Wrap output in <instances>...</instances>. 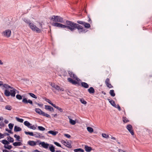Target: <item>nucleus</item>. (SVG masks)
Masks as SVG:
<instances>
[{"label": "nucleus", "instance_id": "052dcab7", "mask_svg": "<svg viewBox=\"0 0 152 152\" xmlns=\"http://www.w3.org/2000/svg\"><path fill=\"white\" fill-rule=\"evenodd\" d=\"M118 151L119 152H126L125 151H124L123 150L121 149H118Z\"/></svg>", "mask_w": 152, "mask_h": 152}, {"label": "nucleus", "instance_id": "c85d7f7f", "mask_svg": "<svg viewBox=\"0 0 152 152\" xmlns=\"http://www.w3.org/2000/svg\"><path fill=\"white\" fill-rule=\"evenodd\" d=\"M53 107L57 109L60 112H63V110L62 108L56 106L55 104Z\"/></svg>", "mask_w": 152, "mask_h": 152}, {"label": "nucleus", "instance_id": "6e6552de", "mask_svg": "<svg viewBox=\"0 0 152 152\" xmlns=\"http://www.w3.org/2000/svg\"><path fill=\"white\" fill-rule=\"evenodd\" d=\"M22 102L25 104L29 103L31 105H33V102L31 100L29 99L28 100L25 97L23 99Z\"/></svg>", "mask_w": 152, "mask_h": 152}, {"label": "nucleus", "instance_id": "423d86ee", "mask_svg": "<svg viewBox=\"0 0 152 152\" xmlns=\"http://www.w3.org/2000/svg\"><path fill=\"white\" fill-rule=\"evenodd\" d=\"M50 85L52 87L57 90L61 91H64L63 88L60 87L59 86L54 83H51Z\"/></svg>", "mask_w": 152, "mask_h": 152}, {"label": "nucleus", "instance_id": "ea45409f", "mask_svg": "<svg viewBox=\"0 0 152 152\" xmlns=\"http://www.w3.org/2000/svg\"><path fill=\"white\" fill-rule=\"evenodd\" d=\"M67 143L66 144L65 146L69 148H71L72 147L71 143L70 142H67Z\"/></svg>", "mask_w": 152, "mask_h": 152}, {"label": "nucleus", "instance_id": "2f4dec72", "mask_svg": "<svg viewBox=\"0 0 152 152\" xmlns=\"http://www.w3.org/2000/svg\"><path fill=\"white\" fill-rule=\"evenodd\" d=\"M1 142L4 145H8L9 144V141L5 139L3 140L2 141H1Z\"/></svg>", "mask_w": 152, "mask_h": 152}, {"label": "nucleus", "instance_id": "e433bc0d", "mask_svg": "<svg viewBox=\"0 0 152 152\" xmlns=\"http://www.w3.org/2000/svg\"><path fill=\"white\" fill-rule=\"evenodd\" d=\"M24 133L26 134L27 135L28 134L30 136H34V134L32 132H29L25 131Z\"/></svg>", "mask_w": 152, "mask_h": 152}, {"label": "nucleus", "instance_id": "b1692460", "mask_svg": "<svg viewBox=\"0 0 152 152\" xmlns=\"http://www.w3.org/2000/svg\"><path fill=\"white\" fill-rule=\"evenodd\" d=\"M68 118L69 120V123L71 124L72 125H74L75 124L76 122L75 120H72L69 116H68Z\"/></svg>", "mask_w": 152, "mask_h": 152}, {"label": "nucleus", "instance_id": "4c0bfd02", "mask_svg": "<svg viewBox=\"0 0 152 152\" xmlns=\"http://www.w3.org/2000/svg\"><path fill=\"white\" fill-rule=\"evenodd\" d=\"M87 129L88 132L90 133H92L94 131L93 129L90 127H87Z\"/></svg>", "mask_w": 152, "mask_h": 152}, {"label": "nucleus", "instance_id": "e2e57ef3", "mask_svg": "<svg viewBox=\"0 0 152 152\" xmlns=\"http://www.w3.org/2000/svg\"><path fill=\"white\" fill-rule=\"evenodd\" d=\"M37 105L39 107H42V106H43V104H39V103H38V104H37Z\"/></svg>", "mask_w": 152, "mask_h": 152}, {"label": "nucleus", "instance_id": "8fccbe9b", "mask_svg": "<svg viewBox=\"0 0 152 152\" xmlns=\"http://www.w3.org/2000/svg\"><path fill=\"white\" fill-rule=\"evenodd\" d=\"M85 22H84V21H81V20H78L77 21V23H78L81 24V25H83H83Z\"/></svg>", "mask_w": 152, "mask_h": 152}, {"label": "nucleus", "instance_id": "20e7f679", "mask_svg": "<svg viewBox=\"0 0 152 152\" xmlns=\"http://www.w3.org/2000/svg\"><path fill=\"white\" fill-rule=\"evenodd\" d=\"M51 19L55 22L63 23L64 22L63 18L59 16H53Z\"/></svg>", "mask_w": 152, "mask_h": 152}, {"label": "nucleus", "instance_id": "2eb2a0df", "mask_svg": "<svg viewBox=\"0 0 152 152\" xmlns=\"http://www.w3.org/2000/svg\"><path fill=\"white\" fill-rule=\"evenodd\" d=\"M67 80L68 82L73 84L76 85L78 83L77 81L73 80L71 78H68Z\"/></svg>", "mask_w": 152, "mask_h": 152}, {"label": "nucleus", "instance_id": "a19ab883", "mask_svg": "<svg viewBox=\"0 0 152 152\" xmlns=\"http://www.w3.org/2000/svg\"><path fill=\"white\" fill-rule=\"evenodd\" d=\"M16 120L18 122L20 123H23V120L22 118H20L17 117L16 118Z\"/></svg>", "mask_w": 152, "mask_h": 152}, {"label": "nucleus", "instance_id": "a211bd4d", "mask_svg": "<svg viewBox=\"0 0 152 152\" xmlns=\"http://www.w3.org/2000/svg\"><path fill=\"white\" fill-rule=\"evenodd\" d=\"M88 91L89 93L90 94H93L95 92V90L94 88L92 87H90L89 89H88Z\"/></svg>", "mask_w": 152, "mask_h": 152}, {"label": "nucleus", "instance_id": "79ce46f5", "mask_svg": "<svg viewBox=\"0 0 152 152\" xmlns=\"http://www.w3.org/2000/svg\"><path fill=\"white\" fill-rule=\"evenodd\" d=\"M29 94L31 97L37 99V97L33 93H29Z\"/></svg>", "mask_w": 152, "mask_h": 152}, {"label": "nucleus", "instance_id": "39448f33", "mask_svg": "<svg viewBox=\"0 0 152 152\" xmlns=\"http://www.w3.org/2000/svg\"><path fill=\"white\" fill-rule=\"evenodd\" d=\"M107 100L113 106L118 109L119 111L121 110V108L119 105L118 104L116 105L115 102L113 100L110 99H107Z\"/></svg>", "mask_w": 152, "mask_h": 152}, {"label": "nucleus", "instance_id": "f8f14e48", "mask_svg": "<svg viewBox=\"0 0 152 152\" xmlns=\"http://www.w3.org/2000/svg\"><path fill=\"white\" fill-rule=\"evenodd\" d=\"M105 83L107 86L110 88H112L113 87L111 84L110 83V79L108 78L106 79L105 81Z\"/></svg>", "mask_w": 152, "mask_h": 152}, {"label": "nucleus", "instance_id": "f03ea898", "mask_svg": "<svg viewBox=\"0 0 152 152\" xmlns=\"http://www.w3.org/2000/svg\"><path fill=\"white\" fill-rule=\"evenodd\" d=\"M24 21L26 23L29 24L30 27L32 31H36L37 33H40L41 32V30L37 27L33 23H31L30 21L29 20L25 18L24 19Z\"/></svg>", "mask_w": 152, "mask_h": 152}, {"label": "nucleus", "instance_id": "4d7b16f0", "mask_svg": "<svg viewBox=\"0 0 152 152\" xmlns=\"http://www.w3.org/2000/svg\"><path fill=\"white\" fill-rule=\"evenodd\" d=\"M88 22L89 23H91L92 22V21L91 20V19L89 16V15H88Z\"/></svg>", "mask_w": 152, "mask_h": 152}, {"label": "nucleus", "instance_id": "680f3d73", "mask_svg": "<svg viewBox=\"0 0 152 152\" xmlns=\"http://www.w3.org/2000/svg\"><path fill=\"white\" fill-rule=\"evenodd\" d=\"M4 137V135L3 134H2L1 133H0V139L1 138H3Z\"/></svg>", "mask_w": 152, "mask_h": 152}, {"label": "nucleus", "instance_id": "864d4df0", "mask_svg": "<svg viewBox=\"0 0 152 152\" xmlns=\"http://www.w3.org/2000/svg\"><path fill=\"white\" fill-rule=\"evenodd\" d=\"M29 128L34 130L36 129V127L34 126V125H31L30 126Z\"/></svg>", "mask_w": 152, "mask_h": 152}, {"label": "nucleus", "instance_id": "49530a36", "mask_svg": "<svg viewBox=\"0 0 152 152\" xmlns=\"http://www.w3.org/2000/svg\"><path fill=\"white\" fill-rule=\"evenodd\" d=\"M38 128L40 131H43L45 130V128L42 126H38Z\"/></svg>", "mask_w": 152, "mask_h": 152}, {"label": "nucleus", "instance_id": "412c9836", "mask_svg": "<svg viewBox=\"0 0 152 152\" xmlns=\"http://www.w3.org/2000/svg\"><path fill=\"white\" fill-rule=\"evenodd\" d=\"M84 27L87 29H88L91 27V25L89 23L85 22L83 25Z\"/></svg>", "mask_w": 152, "mask_h": 152}, {"label": "nucleus", "instance_id": "f3484780", "mask_svg": "<svg viewBox=\"0 0 152 152\" xmlns=\"http://www.w3.org/2000/svg\"><path fill=\"white\" fill-rule=\"evenodd\" d=\"M35 111L40 115H42L43 111L39 108H36L34 110Z\"/></svg>", "mask_w": 152, "mask_h": 152}, {"label": "nucleus", "instance_id": "72a5a7b5", "mask_svg": "<svg viewBox=\"0 0 152 152\" xmlns=\"http://www.w3.org/2000/svg\"><path fill=\"white\" fill-rule=\"evenodd\" d=\"M74 151L75 152H77L78 151H80V152H84V150L81 148H78L74 150Z\"/></svg>", "mask_w": 152, "mask_h": 152}, {"label": "nucleus", "instance_id": "dca6fc26", "mask_svg": "<svg viewBox=\"0 0 152 152\" xmlns=\"http://www.w3.org/2000/svg\"><path fill=\"white\" fill-rule=\"evenodd\" d=\"M84 149L87 152H90L92 150V148L91 147L87 145H85Z\"/></svg>", "mask_w": 152, "mask_h": 152}, {"label": "nucleus", "instance_id": "9b49d317", "mask_svg": "<svg viewBox=\"0 0 152 152\" xmlns=\"http://www.w3.org/2000/svg\"><path fill=\"white\" fill-rule=\"evenodd\" d=\"M126 128L131 134L132 135H134V132L132 129V125L129 124L127 126Z\"/></svg>", "mask_w": 152, "mask_h": 152}, {"label": "nucleus", "instance_id": "774afa93", "mask_svg": "<svg viewBox=\"0 0 152 152\" xmlns=\"http://www.w3.org/2000/svg\"><path fill=\"white\" fill-rule=\"evenodd\" d=\"M3 120V118L2 117H0V121Z\"/></svg>", "mask_w": 152, "mask_h": 152}, {"label": "nucleus", "instance_id": "4be33fe9", "mask_svg": "<svg viewBox=\"0 0 152 152\" xmlns=\"http://www.w3.org/2000/svg\"><path fill=\"white\" fill-rule=\"evenodd\" d=\"M28 143L29 145L32 146H35L36 145V142L33 141H29Z\"/></svg>", "mask_w": 152, "mask_h": 152}, {"label": "nucleus", "instance_id": "0eeeda50", "mask_svg": "<svg viewBox=\"0 0 152 152\" xmlns=\"http://www.w3.org/2000/svg\"><path fill=\"white\" fill-rule=\"evenodd\" d=\"M11 34V30L8 29L4 31L2 33L3 35L5 37H10Z\"/></svg>", "mask_w": 152, "mask_h": 152}, {"label": "nucleus", "instance_id": "3c124183", "mask_svg": "<svg viewBox=\"0 0 152 152\" xmlns=\"http://www.w3.org/2000/svg\"><path fill=\"white\" fill-rule=\"evenodd\" d=\"M80 101L82 104H86L87 103L83 99H80Z\"/></svg>", "mask_w": 152, "mask_h": 152}, {"label": "nucleus", "instance_id": "cd10ccee", "mask_svg": "<svg viewBox=\"0 0 152 152\" xmlns=\"http://www.w3.org/2000/svg\"><path fill=\"white\" fill-rule=\"evenodd\" d=\"M24 124L28 128H29L30 126L31 125V124L27 121H24Z\"/></svg>", "mask_w": 152, "mask_h": 152}, {"label": "nucleus", "instance_id": "473e14b6", "mask_svg": "<svg viewBox=\"0 0 152 152\" xmlns=\"http://www.w3.org/2000/svg\"><path fill=\"white\" fill-rule=\"evenodd\" d=\"M5 109L8 110H11L12 109V107L10 105H7L5 107Z\"/></svg>", "mask_w": 152, "mask_h": 152}, {"label": "nucleus", "instance_id": "ddd939ff", "mask_svg": "<svg viewBox=\"0 0 152 152\" xmlns=\"http://www.w3.org/2000/svg\"><path fill=\"white\" fill-rule=\"evenodd\" d=\"M39 144L41 145L42 147L45 148H48L49 144L48 143H45L44 142H41L39 143Z\"/></svg>", "mask_w": 152, "mask_h": 152}, {"label": "nucleus", "instance_id": "9d476101", "mask_svg": "<svg viewBox=\"0 0 152 152\" xmlns=\"http://www.w3.org/2000/svg\"><path fill=\"white\" fill-rule=\"evenodd\" d=\"M68 72L69 76L71 77L72 78L78 81L79 80H80L77 77V76L75 74H74L73 72L70 71H69Z\"/></svg>", "mask_w": 152, "mask_h": 152}, {"label": "nucleus", "instance_id": "c756f323", "mask_svg": "<svg viewBox=\"0 0 152 152\" xmlns=\"http://www.w3.org/2000/svg\"><path fill=\"white\" fill-rule=\"evenodd\" d=\"M36 137L40 138L41 137L40 134L38 132H35L34 134V136Z\"/></svg>", "mask_w": 152, "mask_h": 152}, {"label": "nucleus", "instance_id": "1a4fd4ad", "mask_svg": "<svg viewBox=\"0 0 152 152\" xmlns=\"http://www.w3.org/2000/svg\"><path fill=\"white\" fill-rule=\"evenodd\" d=\"M53 26L58 27L59 28H64V25L58 22L53 23L52 24Z\"/></svg>", "mask_w": 152, "mask_h": 152}, {"label": "nucleus", "instance_id": "5fc2aeb1", "mask_svg": "<svg viewBox=\"0 0 152 152\" xmlns=\"http://www.w3.org/2000/svg\"><path fill=\"white\" fill-rule=\"evenodd\" d=\"M54 143L56 146H57L58 147H61V145L58 142H54Z\"/></svg>", "mask_w": 152, "mask_h": 152}, {"label": "nucleus", "instance_id": "f257e3e1", "mask_svg": "<svg viewBox=\"0 0 152 152\" xmlns=\"http://www.w3.org/2000/svg\"><path fill=\"white\" fill-rule=\"evenodd\" d=\"M65 28L71 31H73L77 29L78 33L80 34L85 33L88 31L79 24L68 20H66V25H64V28Z\"/></svg>", "mask_w": 152, "mask_h": 152}, {"label": "nucleus", "instance_id": "37998d69", "mask_svg": "<svg viewBox=\"0 0 152 152\" xmlns=\"http://www.w3.org/2000/svg\"><path fill=\"white\" fill-rule=\"evenodd\" d=\"M14 137L16 138V140L18 141H20V136L18 135H17L16 134L14 135Z\"/></svg>", "mask_w": 152, "mask_h": 152}, {"label": "nucleus", "instance_id": "09e8293b", "mask_svg": "<svg viewBox=\"0 0 152 152\" xmlns=\"http://www.w3.org/2000/svg\"><path fill=\"white\" fill-rule=\"evenodd\" d=\"M102 137H103L106 138H108L109 137V136L108 135L106 134L105 133H103L102 134Z\"/></svg>", "mask_w": 152, "mask_h": 152}, {"label": "nucleus", "instance_id": "58836bf2", "mask_svg": "<svg viewBox=\"0 0 152 152\" xmlns=\"http://www.w3.org/2000/svg\"><path fill=\"white\" fill-rule=\"evenodd\" d=\"M7 140L11 142H12L14 141L13 139L10 136H9L8 137Z\"/></svg>", "mask_w": 152, "mask_h": 152}, {"label": "nucleus", "instance_id": "a18cd8bd", "mask_svg": "<svg viewBox=\"0 0 152 152\" xmlns=\"http://www.w3.org/2000/svg\"><path fill=\"white\" fill-rule=\"evenodd\" d=\"M123 121L125 123H127L129 121V120H128L126 117H123Z\"/></svg>", "mask_w": 152, "mask_h": 152}, {"label": "nucleus", "instance_id": "f704fd0d", "mask_svg": "<svg viewBox=\"0 0 152 152\" xmlns=\"http://www.w3.org/2000/svg\"><path fill=\"white\" fill-rule=\"evenodd\" d=\"M109 93L110 95L114 97L115 96V94L113 90H110Z\"/></svg>", "mask_w": 152, "mask_h": 152}, {"label": "nucleus", "instance_id": "aec40b11", "mask_svg": "<svg viewBox=\"0 0 152 152\" xmlns=\"http://www.w3.org/2000/svg\"><path fill=\"white\" fill-rule=\"evenodd\" d=\"M21 130V129L20 127H18L17 126H15L14 127V131L15 132L20 131Z\"/></svg>", "mask_w": 152, "mask_h": 152}, {"label": "nucleus", "instance_id": "7ed1b4c3", "mask_svg": "<svg viewBox=\"0 0 152 152\" xmlns=\"http://www.w3.org/2000/svg\"><path fill=\"white\" fill-rule=\"evenodd\" d=\"M11 90L10 92L7 89L5 90L4 91V94L7 96H9L11 95L12 96L15 97V91L16 90L15 88L12 89Z\"/></svg>", "mask_w": 152, "mask_h": 152}, {"label": "nucleus", "instance_id": "c9c22d12", "mask_svg": "<svg viewBox=\"0 0 152 152\" xmlns=\"http://www.w3.org/2000/svg\"><path fill=\"white\" fill-rule=\"evenodd\" d=\"M42 115L46 117H47V118H51L50 115L49 114H48L47 113H46L44 112Z\"/></svg>", "mask_w": 152, "mask_h": 152}, {"label": "nucleus", "instance_id": "5701e85b", "mask_svg": "<svg viewBox=\"0 0 152 152\" xmlns=\"http://www.w3.org/2000/svg\"><path fill=\"white\" fill-rule=\"evenodd\" d=\"M4 87V88L7 89H8L9 88H11V89H13V88L12 87L8 84H3V85H2Z\"/></svg>", "mask_w": 152, "mask_h": 152}, {"label": "nucleus", "instance_id": "338daca9", "mask_svg": "<svg viewBox=\"0 0 152 152\" xmlns=\"http://www.w3.org/2000/svg\"><path fill=\"white\" fill-rule=\"evenodd\" d=\"M111 139L114 140H116V138L115 137H112Z\"/></svg>", "mask_w": 152, "mask_h": 152}, {"label": "nucleus", "instance_id": "393cba45", "mask_svg": "<svg viewBox=\"0 0 152 152\" xmlns=\"http://www.w3.org/2000/svg\"><path fill=\"white\" fill-rule=\"evenodd\" d=\"M43 99H45V100L47 102H48L53 107L55 105V104H53V103H52L51 101L49 99H47L45 97Z\"/></svg>", "mask_w": 152, "mask_h": 152}, {"label": "nucleus", "instance_id": "13d9d810", "mask_svg": "<svg viewBox=\"0 0 152 152\" xmlns=\"http://www.w3.org/2000/svg\"><path fill=\"white\" fill-rule=\"evenodd\" d=\"M5 130L6 131H7L9 133H10V134H13V132H12L11 130H9L7 128L6 129H5Z\"/></svg>", "mask_w": 152, "mask_h": 152}, {"label": "nucleus", "instance_id": "603ef678", "mask_svg": "<svg viewBox=\"0 0 152 152\" xmlns=\"http://www.w3.org/2000/svg\"><path fill=\"white\" fill-rule=\"evenodd\" d=\"M4 147L5 148L10 149L12 148V146L11 145H8L7 146L6 145L4 146Z\"/></svg>", "mask_w": 152, "mask_h": 152}, {"label": "nucleus", "instance_id": "a878e982", "mask_svg": "<svg viewBox=\"0 0 152 152\" xmlns=\"http://www.w3.org/2000/svg\"><path fill=\"white\" fill-rule=\"evenodd\" d=\"M48 133L51 134L54 136H55L58 133V132L54 131L52 130L49 131L48 132Z\"/></svg>", "mask_w": 152, "mask_h": 152}, {"label": "nucleus", "instance_id": "69168bd1", "mask_svg": "<svg viewBox=\"0 0 152 152\" xmlns=\"http://www.w3.org/2000/svg\"><path fill=\"white\" fill-rule=\"evenodd\" d=\"M3 82L1 81H0V86H2L3 85Z\"/></svg>", "mask_w": 152, "mask_h": 152}, {"label": "nucleus", "instance_id": "6ab92c4d", "mask_svg": "<svg viewBox=\"0 0 152 152\" xmlns=\"http://www.w3.org/2000/svg\"><path fill=\"white\" fill-rule=\"evenodd\" d=\"M81 86L82 87L86 88H88L89 86L87 83L84 82H82L81 83Z\"/></svg>", "mask_w": 152, "mask_h": 152}, {"label": "nucleus", "instance_id": "0e129e2a", "mask_svg": "<svg viewBox=\"0 0 152 152\" xmlns=\"http://www.w3.org/2000/svg\"><path fill=\"white\" fill-rule=\"evenodd\" d=\"M5 123L6 124H7L9 122V121L8 120H4V121Z\"/></svg>", "mask_w": 152, "mask_h": 152}, {"label": "nucleus", "instance_id": "6e6d98bb", "mask_svg": "<svg viewBox=\"0 0 152 152\" xmlns=\"http://www.w3.org/2000/svg\"><path fill=\"white\" fill-rule=\"evenodd\" d=\"M64 135L66 137L69 138L71 137V136L70 135L68 134H64Z\"/></svg>", "mask_w": 152, "mask_h": 152}, {"label": "nucleus", "instance_id": "7c9ffc66", "mask_svg": "<svg viewBox=\"0 0 152 152\" xmlns=\"http://www.w3.org/2000/svg\"><path fill=\"white\" fill-rule=\"evenodd\" d=\"M49 149L51 152H55V148L53 145H51V146L49 147Z\"/></svg>", "mask_w": 152, "mask_h": 152}, {"label": "nucleus", "instance_id": "bb28decb", "mask_svg": "<svg viewBox=\"0 0 152 152\" xmlns=\"http://www.w3.org/2000/svg\"><path fill=\"white\" fill-rule=\"evenodd\" d=\"M22 144L20 142H15L13 143V145L15 146H20Z\"/></svg>", "mask_w": 152, "mask_h": 152}, {"label": "nucleus", "instance_id": "de8ad7c7", "mask_svg": "<svg viewBox=\"0 0 152 152\" xmlns=\"http://www.w3.org/2000/svg\"><path fill=\"white\" fill-rule=\"evenodd\" d=\"M16 98L19 100H21L22 99V96L19 94H17L16 96Z\"/></svg>", "mask_w": 152, "mask_h": 152}, {"label": "nucleus", "instance_id": "c03bdc74", "mask_svg": "<svg viewBox=\"0 0 152 152\" xmlns=\"http://www.w3.org/2000/svg\"><path fill=\"white\" fill-rule=\"evenodd\" d=\"M14 124H12L11 123H10L8 125V126L9 128V129L11 130L12 129L14 126Z\"/></svg>", "mask_w": 152, "mask_h": 152}, {"label": "nucleus", "instance_id": "4468645a", "mask_svg": "<svg viewBox=\"0 0 152 152\" xmlns=\"http://www.w3.org/2000/svg\"><path fill=\"white\" fill-rule=\"evenodd\" d=\"M45 109L47 110H49L50 111H54V109L51 106L49 105H45Z\"/></svg>", "mask_w": 152, "mask_h": 152}, {"label": "nucleus", "instance_id": "bf43d9fd", "mask_svg": "<svg viewBox=\"0 0 152 152\" xmlns=\"http://www.w3.org/2000/svg\"><path fill=\"white\" fill-rule=\"evenodd\" d=\"M61 142L65 146H66V144L67 143V142H66L64 140L62 141Z\"/></svg>", "mask_w": 152, "mask_h": 152}]
</instances>
